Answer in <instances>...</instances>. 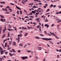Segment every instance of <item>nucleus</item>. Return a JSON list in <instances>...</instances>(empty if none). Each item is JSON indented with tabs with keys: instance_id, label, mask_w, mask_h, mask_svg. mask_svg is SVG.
Listing matches in <instances>:
<instances>
[{
	"instance_id": "nucleus-1",
	"label": "nucleus",
	"mask_w": 61,
	"mask_h": 61,
	"mask_svg": "<svg viewBox=\"0 0 61 61\" xmlns=\"http://www.w3.org/2000/svg\"><path fill=\"white\" fill-rule=\"evenodd\" d=\"M41 39L43 40H51L52 39L51 38H41Z\"/></svg>"
},
{
	"instance_id": "nucleus-2",
	"label": "nucleus",
	"mask_w": 61,
	"mask_h": 61,
	"mask_svg": "<svg viewBox=\"0 0 61 61\" xmlns=\"http://www.w3.org/2000/svg\"><path fill=\"white\" fill-rule=\"evenodd\" d=\"M4 28H5V29L3 30V33H5V31H6V26H5V25Z\"/></svg>"
},
{
	"instance_id": "nucleus-3",
	"label": "nucleus",
	"mask_w": 61,
	"mask_h": 61,
	"mask_svg": "<svg viewBox=\"0 0 61 61\" xmlns=\"http://www.w3.org/2000/svg\"><path fill=\"white\" fill-rule=\"evenodd\" d=\"M1 21V22H5L6 21V20L5 19H4V20L2 18H1L0 19Z\"/></svg>"
},
{
	"instance_id": "nucleus-4",
	"label": "nucleus",
	"mask_w": 61,
	"mask_h": 61,
	"mask_svg": "<svg viewBox=\"0 0 61 61\" xmlns=\"http://www.w3.org/2000/svg\"><path fill=\"white\" fill-rule=\"evenodd\" d=\"M3 27L0 26V34H1V30L3 29Z\"/></svg>"
},
{
	"instance_id": "nucleus-5",
	"label": "nucleus",
	"mask_w": 61,
	"mask_h": 61,
	"mask_svg": "<svg viewBox=\"0 0 61 61\" xmlns=\"http://www.w3.org/2000/svg\"><path fill=\"white\" fill-rule=\"evenodd\" d=\"M16 40H18V43H19V41H20V37H19L18 38H16Z\"/></svg>"
},
{
	"instance_id": "nucleus-6",
	"label": "nucleus",
	"mask_w": 61,
	"mask_h": 61,
	"mask_svg": "<svg viewBox=\"0 0 61 61\" xmlns=\"http://www.w3.org/2000/svg\"><path fill=\"white\" fill-rule=\"evenodd\" d=\"M13 42L12 41H9V45H11L12 44V43Z\"/></svg>"
},
{
	"instance_id": "nucleus-7",
	"label": "nucleus",
	"mask_w": 61,
	"mask_h": 61,
	"mask_svg": "<svg viewBox=\"0 0 61 61\" xmlns=\"http://www.w3.org/2000/svg\"><path fill=\"white\" fill-rule=\"evenodd\" d=\"M38 48H39L38 49V50H42V48H41V47H38Z\"/></svg>"
},
{
	"instance_id": "nucleus-8",
	"label": "nucleus",
	"mask_w": 61,
	"mask_h": 61,
	"mask_svg": "<svg viewBox=\"0 0 61 61\" xmlns=\"http://www.w3.org/2000/svg\"><path fill=\"white\" fill-rule=\"evenodd\" d=\"M5 34H4L2 36V38H4V37H5Z\"/></svg>"
},
{
	"instance_id": "nucleus-9",
	"label": "nucleus",
	"mask_w": 61,
	"mask_h": 61,
	"mask_svg": "<svg viewBox=\"0 0 61 61\" xmlns=\"http://www.w3.org/2000/svg\"><path fill=\"white\" fill-rule=\"evenodd\" d=\"M9 10H10V12H13V10H12V9H8Z\"/></svg>"
},
{
	"instance_id": "nucleus-10",
	"label": "nucleus",
	"mask_w": 61,
	"mask_h": 61,
	"mask_svg": "<svg viewBox=\"0 0 61 61\" xmlns=\"http://www.w3.org/2000/svg\"><path fill=\"white\" fill-rule=\"evenodd\" d=\"M8 30L9 31H13V29H10L8 28Z\"/></svg>"
},
{
	"instance_id": "nucleus-11",
	"label": "nucleus",
	"mask_w": 61,
	"mask_h": 61,
	"mask_svg": "<svg viewBox=\"0 0 61 61\" xmlns=\"http://www.w3.org/2000/svg\"><path fill=\"white\" fill-rule=\"evenodd\" d=\"M59 14H61V11H60L59 12H58L56 13V14H57V15H58Z\"/></svg>"
},
{
	"instance_id": "nucleus-12",
	"label": "nucleus",
	"mask_w": 61,
	"mask_h": 61,
	"mask_svg": "<svg viewBox=\"0 0 61 61\" xmlns=\"http://www.w3.org/2000/svg\"><path fill=\"white\" fill-rule=\"evenodd\" d=\"M10 36V32H9L8 33V35L7 36V37H8Z\"/></svg>"
},
{
	"instance_id": "nucleus-13",
	"label": "nucleus",
	"mask_w": 61,
	"mask_h": 61,
	"mask_svg": "<svg viewBox=\"0 0 61 61\" xmlns=\"http://www.w3.org/2000/svg\"><path fill=\"white\" fill-rule=\"evenodd\" d=\"M13 46H16V43L15 42H13Z\"/></svg>"
},
{
	"instance_id": "nucleus-14",
	"label": "nucleus",
	"mask_w": 61,
	"mask_h": 61,
	"mask_svg": "<svg viewBox=\"0 0 61 61\" xmlns=\"http://www.w3.org/2000/svg\"><path fill=\"white\" fill-rule=\"evenodd\" d=\"M54 6V5L52 4H51V5L50 6V8H51L52 7Z\"/></svg>"
},
{
	"instance_id": "nucleus-15",
	"label": "nucleus",
	"mask_w": 61,
	"mask_h": 61,
	"mask_svg": "<svg viewBox=\"0 0 61 61\" xmlns=\"http://www.w3.org/2000/svg\"><path fill=\"white\" fill-rule=\"evenodd\" d=\"M3 52H4V51H0V53L1 55H3Z\"/></svg>"
},
{
	"instance_id": "nucleus-16",
	"label": "nucleus",
	"mask_w": 61,
	"mask_h": 61,
	"mask_svg": "<svg viewBox=\"0 0 61 61\" xmlns=\"http://www.w3.org/2000/svg\"><path fill=\"white\" fill-rule=\"evenodd\" d=\"M0 51H3V49H2V48L1 47H0Z\"/></svg>"
},
{
	"instance_id": "nucleus-17",
	"label": "nucleus",
	"mask_w": 61,
	"mask_h": 61,
	"mask_svg": "<svg viewBox=\"0 0 61 61\" xmlns=\"http://www.w3.org/2000/svg\"><path fill=\"white\" fill-rule=\"evenodd\" d=\"M12 50L13 51V52H14V53H15V52H16L15 51V49H12Z\"/></svg>"
},
{
	"instance_id": "nucleus-18",
	"label": "nucleus",
	"mask_w": 61,
	"mask_h": 61,
	"mask_svg": "<svg viewBox=\"0 0 61 61\" xmlns=\"http://www.w3.org/2000/svg\"><path fill=\"white\" fill-rule=\"evenodd\" d=\"M35 37L36 38V39H40V38L38 37V36H35Z\"/></svg>"
},
{
	"instance_id": "nucleus-19",
	"label": "nucleus",
	"mask_w": 61,
	"mask_h": 61,
	"mask_svg": "<svg viewBox=\"0 0 61 61\" xmlns=\"http://www.w3.org/2000/svg\"><path fill=\"white\" fill-rule=\"evenodd\" d=\"M21 58L23 60H25V58L24 57H22Z\"/></svg>"
},
{
	"instance_id": "nucleus-20",
	"label": "nucleus",
	"mask_w": 61,
	"mask_h": 61,
	"mask_svg": "<svg viewBox=\"0 0 61 61\" xmlns=\"http://www.w3.org/2000/svg\"><path fill=\"white\" fill-rule=\"evenodd\" d=\"M7 42H6L5 44V47H6V46H7Z\"/></svg>"
},
{
	"instance_id": "nucleus-21",
	"label": "nucleus",
	"mask_w": 61,
	"mask_h": 61,
	"mask_svg": "<svg viewBox=\"0 0 61 61\" xmlns=\"http://www.w3.org/2000/svg\"><path fill=\"white\" fill-rule=\"evenodd\" d=\"M0 16H1V18H4V16H3V15H0Z\"/></svg>"
},
{
	"instance_id": "nucleus-22",
	"label": "nucleus",
	"mask_w": 61,
	"mask_h": 61,
	"mask_svg": "<svg viewBox=\"0 0 61 61\" xmlns=\"http://www.w3.org/2000/svg\"><path fill=\"white\" fill-rule=\"evenodd\" d=\"M1 4H5V2H0Z\"/></svg>"
},
{
	"instance_id": "nucleus-23",
	"label": "nucleus",
	"mask_w": 61,
	"mask_h": 61,
	"mask_svg": "<svg viewBox=\"0 0 61 61\" xmlns=\"http://www.w3.org/2000/svg\"><path fill=\"white\" fill-rule=\"evenodd\" d=\"M22 36L21 35H18V37H19V36Z\"/></svg>"
},
{
	"instance_id": "nucleus-24",
	"label": "nucleus",
	"mask_w": 61,
	"mask_h": 61,
	"mask_svg": "<svg viewBox=\"0 0 61 61\" xmlns=\"http://www.w3.org/2000/svg\"><path fill=\"white\" fill-rule=\"evenodd\" d=\"M35 20H36L37 21H38L39 20V18H37V19H35Z\"/></svg>"
},
{
	"instance_id": "nucleus-25",
	"label": "nucleus",
	"mask_w": 61,
	"mask_h": 61,
	"mask_svg": "<svg viewBox=\"0 0 61 61\" xmlns=\"http://www.w3.org/2000/svg\"><path fill=\"white\" fill-rule=\"evenodd\" d=\"M32 13H33V14H35V11H32L31 12Z\"/></svg>"
},
{
	"instance_id": "nucleus-26",
	"label": "nucleus",
	"mask_w": 61,
	"mask_h": 61,
	"mask_svg": "<svg viewBox=\"0 0 61 61\" xmlns=\"http://www.w3.org/2000/svg\"><path fill=\"white\" fill-rule=\"evenodd\" d=\"M2 10H4V11H7V10H5V9L3 8L2 9Z\"/></svg>"
},
{
	"instance_id": "nucleus-27",
	"label": "nucleus",
	"mask_w": 61,
	"mask_h": 61,
	"mask_svg": "<svg viewBox=\"0 0 61 61\" xmlns=\"http://www.w3.org/2000/svg\"><path fill=\"white\" fill-rule=\"evenodd\" d=\"M10 4L11 5H15V4H13L12 3H10Z\"/></svg>"
},
{
	"instance_id": "nucleus-28",
	"label": "nucleus",
	"mask_w": 61,
	"mask_h": 61,
	"mask_svg": "<svg viewBox=\"0 0 61 61\" xmlns=\"http://www.w3.org/2000/svg\"><path fill=\"white\" fill-rule=\"evenodd\" d=\"M20 12L21 15H22V11L21 10L20 11Z\"/></svg>"
},
{
	"instance_id": "nucleus-29",
	"label": "nucleus",
	"mask_w": 61,
	"mask_h": 61,
	"mask_svg": "<svg viewBox=\"0 0 61 61\" xmlns=\"http://www.w3.org/2000/svg\"><path fill=\"white\" fill-rule=\"evenodd\" d=\"M28 34V33H26L25 35V36H27Z\"/></svg>"
},
{
	"instance_id": "nucleus-30",
	"label": "nucleus",
	"mask_w": 61,
	"mask_h": 61,
	"mask_svg": "<svg viewBox=\"0 0 61 61\" xmlns=\"http://www.w3.org/2000/svg\"><path fill=\"white\" fill-rule=\"evenodd\" d=\"M39 30H41V26H39Z\"/></svg>"
},
{
	"instance_id": "nucleus-31",
	"label": "nucleus",
	"mask_w": 61,
	"mask_h": 61,
	"mask_svg": "<svg viewBox=\"0 0 61 61\" xmlns=\"http://www.w3.org/2000/svg\"><path fill=\"white\" fill-rule=\"evenodd\" d=\"M39 35H40V36H44V35H43L42 34H40Z\"/></svg>"
},
{
	"instance_id": "nucleus-32",
	"label": "nucleus",
	"mask_w": 61,
	"mask_h": 61,
	"mask_svg": "<svg viewBox=\"0 0 61 61\" xmlns=\"http://www.w3.org/2000/svg\"><path fill=\"white\" fill-rule=\"evenodd\" d=\"M50 10L49 9H48L46 11V12H48V11H49Z\"/></svg>"
},
{
	"instance_id": "nucleus-33",
	"label": "nucleus",
	"mask_w": 61,
	"mask_h": 61,
	"mask_svg": "<svg viewBox=\"0 0 61 61\" xmlns=\"http://www.w3.org/2000/svg\"><path fill=\"white\" fill-rule=\"evenodd\" d=\"M16 8H17L18 9H19L20 8L19 7H18V6H16Z\"/></svg>"
},
{
	"instance_id": "nucleus-34",
	"label": "nucleus",
	"mask_w": 61,
	"mask_h": 61,
	"mask_svg": "<svg viewBox=\"0 0 61 61\" xmlns=\"http://www.w3.org/2000/svg\"><path fill=\"white\" fill-rule=\"evenodd\" d=\"M5 53L6 55H7V54H8V52H7V51H6L5 52Z\"/></svg>"
},
{
	"instance_id": "nucleus-35",
	"label": "nucleus",
	"mask_w": 61,
	"mask_h": 61,
	"mask_svg": "<svg viewBox=\"0 0 61 61\" xmlns=\"http://www.w3.org/2000/svg\"><path fill=\"white\" fill-rule=\"evenodd\" d=\"M22 29H26L25 28L23 27H22Z\"/></svg>"
},
{
	"instance_id": "nucleus-36",
	"label": "nucleus",
	"mask_w": 61,
	"mask_h": 61,
	"mask_svg": "<svg viewBox=\"0 0 61 61\" xmlns=\"http://www.w3.org/2000/svg\"><path fill=\"white\" fill-rule=\"evenodd\" d=\"M37 2H41V1L40 0H36Z\"/></svg>"
},
{
	"instance_id": "nucleus-37",
	"label": "nucleus",
	"mask_w": 61,
	"mask_h": 61,
	"mask_svg": "<svg viewBox=\"0 0 61 61\" xmlns=\"http://www.w3.org/2000/svg\"><path fill=\"white\" fill-rule=\"evenodd\" d=\"M6 14H9V13H9V12H6Z\"/></svg>"
},
{
	"instance_id": "nucleus-38",
	"label": "nucleus",
	"mask_w": 61,
	"mask_h": 61,
	"mask_svg": "<svg viewBox=\"0 0 61 61\" xmlns=\"http://www.w3.org/2000/svg\"><path fill=\"white\" fill-rule=\"evenodd\" d=\"M29 5H33V3H32V4L31 3H30L29 4Z\"/></svg>"
},
{
	"instance_id": "nucleus-39",
	"label": "nucleus",
	"mask_w": 61,
	"mask_h": 61,
	"mask_svg": "<svg viewBox=\"0 0 61 61\" xmlns=\"http://www.w3.org/2000/svg\"><path fill=\"white\" fill-rule=\"evenodd\" d=\"M18 53H20L21 52V51L19 50L18 51Z\"/></svg>"
},
{
	"instance_id": "nucleus-40",
	"label": "nucleus",
	"mask_w": 61,
	"mask_h": 61,
	"mask_svg": "<svg viewBox=\"0 0 61 61\" xmlns=\"http://www.w3.org/2000/svg\"><path fill=\"white\" fill-rule=\"evenodd\" d=\"M17 13L18 14V15H19V11H17Z\"/></svg>"
},
{
	"instance_id": "nucleus-41",
	"label": "nucleus",
	"mask_w": 61,
	"mask_h": 61,
	"mask_svg": "<svg viewBox=\"0 0 61 61\" xmlns=\"http://www.w3.org/2000/svg\"><path fill=\"white\" fill-rule=\"evenodd\" d=\"M52 34L53 35V36H56L55 34H54V33H52Z\"/></svg>"
},
{
	"instance_id": "nucleus-42",
	"label": "nucleus",
	"mask_w": 61,
	"mask_h": 61,
	"mask_svg": "<svg viewBox=\"0 0 61 61\" xmlns=\"http://www.w3.org/2000/svg\"><path fill=\"white\" fill-rule=\"evenodd\" d=\"M39 26H40V25H38L37 27H36L37 28H39Z\"/></svg>"
},
{
	"instance_id": "nucleus-43",
	"label": "nucleus",
	"mask_w": 61,
	"mask_h": 61,
	"mask_svg": "<svg viewBox=\"0 0 61 61\" xmlns=\"http://www.w3.org/2000/svg\"><path fill=\"white\" fill-rule=\"evenodd\" d=\"M45 21L46 22H48V20H45Z\"/></svg>"
},
{
	"instance_id": "nucleus-44",
	"label": "nucleus",
	"mask_w": 61,
	"mask_h": 61,
	"mask_svg": "<svg viewBox=\"0 0 61 61\" xmlns=\"http://www.w3.org/2000/svg\"><path fill=\"white\" fill-rule=\"evenodd\" d=\"M33 8H36V6H34L32 7Z\"/></svg>"
},
{
	"instance_id": "nucleus-45",
	"label": "nucleus",
	"mask_w": 61,
	"mask_h": 61,
	"mask_svg": "<svg viewBox=\"0 0 61 61\" xmlns=\"http://www.w3.org/2000/svg\"><path fill=\"white\" fill-rule=\"evenodd\" d=\"M54 24H53L51 25V26L52 27H53V26H54Z\"/></svg>"
},
{
	"instance_id": "nucleus-46",
	"label": "nucleus",
	"mask_w": 61,
	"mask_h": 61,
	"mask_svg": "<svg viewBox=\"0 0 61 61\" xmlns=\"http://www.w3.org/2000/svg\"><path fill=\"white\" fill-rule=\"evenodd\" d=\"M57 58H59V55H58L57 56Z\"/></svg>"
},
{
	"instance_id": "nucleus-47",
	"label": "nucleus",
	"mask_w": 61,
	"mask_h": 61,
	"mask_svg": "<svg viewBox=\"0 0 61 61\" xmlns=\"http://www.w3.org/2000/svg\"><path fill=\"white\" fill-rule=\"evenodd\" d=\"M2 46L3 47H5V46H4V45L3 44H2Z\"/></svg>"
},
{
	"instance_id": "nucleus-48",
	"label": "nucleus",
	"mask_w": 61,
	"mask_h": 61,
	"mask_svg": "<svg viewBox=\"0 0 61 61\" xmlns=\"http://www.w3.org/2000/svg\"><path fill=\"white\" fill-rule=\"evenodd\" d=\"M0 60L1 61H2V58H0Z\"/></svg>"
},
{
	"instance_id": "nucleus-49",
	"label": "nucleus",
	"mask_w": 61,
	"mask_h": 61,
	"mask_svg": "<svg viewBox=\"0 0 61 61\" xmlns=\"http://www.w3.org/2000/svg\"><path fill=\"white\" fill-rule=\"evenodd\" d=\"M6 8H10V7L9 6H7L6 7Z\"/></svg>"
},
{
	"instance_id": "nucleus-50",
	"label": "nucleus",
	"mask_w": 61,
	"mask_h": 61,
	"mask_svg": "<svg viewBox=\"0 0 61 61\" xmlns=\"http://www.w3.org/2000/svg\"><path fill=\"white\" fill-rule=\"evenodd\" d=\"M33 24L35 25H36V23L35 22H33Z\"/></svg>"
},
{
	"instance_id": "nucleus-51",
	"label": "nucleus",
	"mask_w": 61,
	"mask_h": 61,
	"mask_svg": "<svg viewBox=\"0 0 61 61\" xmlns=\"http://www.w3.org/2000/svg\"><path fill=\"white\" fill-rule=\"evenodd\" d=\"M36 15H39V12H38V13H36Z\"/></svg>"
},
{
	"instance_id": "nucleus-52",
	"label": "nucleus",
	"mask_w": 61,
	"mask_h": 61,
	"mask_svg": "<svg viewBox=\"0 0 61 61\" xmlns=\"http://www.w3.org/2000/svg\"><path fill=\"white\" fill-rule=\"evenodd\" d=\"M45 6H46V7H47V6H48V5H47V4H45Z\"/></svg>"
},
{
	"instance_id": "nucleus-53",
	"label": "nucleus",
	"mask_w": 61,
	"mask_h": 61,
	"mask_svg": "<svg viewBox=\"0 0 61 61\" xmlns=\"http://www.w3.org/2000/svg\"><path fill=\"white\" fill-rule=\"evenodd\" d=\"M14 30H16V31H17V29H16V27L14 28Z\"/></svg>"
},
{
	"instance_id": "nucleus-54",
	"label": "nucleus",
	"mask_w": 61,
	"mask_h": 61,
	"mask_svg": "<svg viewBox=\"0 0 61 61\" xmlns=\"http://www.w3.org/2000/svg\"><path fill=\"white\" fill-rule=\"evenodd\" d=\"M28 58V57H27V56H26L25 57V59H26L27 58Z\"/></svg>"
},
{
	"instance_id": "nucleus-55",
	"label": "nucleus",
	"mask_w": 61,
	"mask_h": 61,
	"mask_svg": "<svg viewBox=\"0 0 61 61\" xmlns=\"http://www.w3.org/2000/svg\"><path fill=\"white\" fill-rule=\"evenodd\" d=\"M56 38H57V39H58V37H57V36H55Z\"/></svg>"
},
{
	"instance_id": "nucleus-56",
	"label": "nucleus",
	"mask_w": 61,
	"mask_h": 61,
	"mask_svg": "<svg viewBox=\"0 0 61 61\" xmlns=\"http://www.w3.org/2000/svg\"><path fill=\"white\" fill-rule=\"evenodd\" d=\"M9 27H10V28H11V26L10 25H9Z\"/></svg>"
},
{
	"instance_id": "nucleus-57",
	"label": "nucleus",
	"mask_w": 61,
	"mask_h": 61,
	"mask_svg": "<svg viewBox=\"0 0 61 61\" xmlns=\"http://www.w3.org/2000/svg\"><path fill=\"white\" fill-rule=\"evenodd\" d=\"M49 42L50 43H51V44H53V42H52L51 41H49Z\"/></svg>"
},
{
	"instance_id": "nucleus-58",
	"label": "nucleus",
	"mask_w": 61,
	"mask_h": 61,
	"mask_svg": "<svg viewBox=\"0 0 61 61\" xmlns=\"http://www.w3.org/2000/svg\"><path fill=\"white\" fill-rule=\"evenodd\" d=\"M48 27H49V25H48L47 26L46 28H48Z\"/></svg>"
},
{
	"instance_id": "nucleus-59",
	"label": "nucleus",
	"mask_w": 61,
	"mask_h": 61,
	"mask_svg": "<svg viewBox=\"0 0 61 61\" xmlns=\"http://www.w3.org/2000/svg\"><path fill=\"white\" fill-rule=\"evenodd\" d=\"M9 55L10 56H12V54H11V53H9Z\"/></svg>"
},
{
	"instance_id": "nucleus-60",
	"label": "nucleus",
	"mask_w": 61,
	"mask_h": 61,
	"mask_svg": "<svg viewBox=\"0 0 61 61\" xmlns=\"http://www.w3.org/2000/svg\"><path fill=\"white\" fill-rule=\"evenodd\" d=\"M0 7H3V5H0Z\"/></svg>"
},
{
	"instance_id": "nucleus-61",
	"label": "nucleus",
	"mask_w": 61,
	"mask_h": 61,
	"mask_svg": "<svg viewBox=\"0 0 61 61\" xmlns=\"http://www.w3.org/2000/svg\"><path fill=\"white\" fill-rule=\"evenodd\" d=\"M42 4L41 3H39V5H42Z\"/></svg>"
},
{
	"instance_id": "nucleus-62",
	"label": "nucleus",
	"mask_w": 61,
	"mask_h": 61,
	"mask_svg": "<svg viewBox=\"0 0 61 61\" xmlns=\"http://www.w3.org/2000/svg\"><path fill=\"white\" fill-rule=\"evenodd\" d=\"M22 2L23 4H25V3H24V2H23L22 1Z\"/></svg>"
},
{
	"instance_id": "nucleus-63",
	"label": "nucleus",
	"mask_w": 61,
	"mask_h": 61,
	"mask_svg": "<svg viewBox=\"0 0 61 61\" xmlns=\"http://www.w3.org/2000/svg\"><path fill=\"white\" fill-rule=\"evenodd\" d=\"M43 7L44 8H46V6H43Z\"/></svg>"
},
{
	"instance_id": "nucleus-64",
	"label": "nucleus",
	"mask_w": 61,
	"mask_h": 61,
	"mask_svg": "<svg viewBox=\"0 0 61 61\" xmlns=\"http://www.w3.org/2000/svg\"><path fill=\"white\" fill-rule=\"evenodd\" d=\"M47 24H46L45 25V26H47Z\"/></svg>"
}]
</instances>
